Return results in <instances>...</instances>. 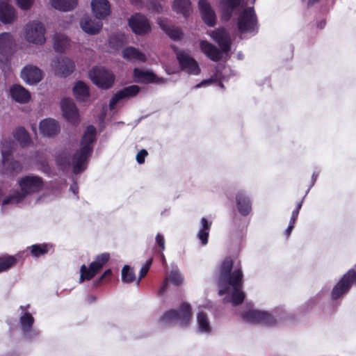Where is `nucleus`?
Segmentation results:
<instances>
[{"label":"nucleus","instance_id":"f257e3e1","mask_svg":"<svg viewBox=\"0 0 356 356\" xmlns=\"http://www.w3.org/2000/svg\"><path fill=\"white\" fill-rule=\"evenodd\" d=\"M234 260L230 257H226L221 263L218 276V284L220 287L219 295L227 293L232 288L231 300L232 305L238 306L243 302L245 295L241 290L243 274L241 268L232 270Z\"/></svg>","mask_w":356,"mask_h":356},{"label":"nucleus","instance_id":"f03ea898","mask_svg":"<svg viewBox=\"0 0 356 356\" xmlns=\"http://www.w3.org/2000/svg\"><path fill=\"white\" fill-rule=\"evenodd\" d=\"M96 135V128L93 125H88L81 137L80 149L72 156V170L75 175L81 173L86 168L87 160L92 152Z\"/></svg>","mask_w":356,"mask_h":356},{"label":"nucleus","instance_id":"7ed1b4c3","mask_svg":"<svg viewBox=\"0 0 356 356\" xmlns=\"http://www.w3.org/2000/svg\"><path fill=\"white\" fill-rule=\"evenodd\" d=\"M211 38L216 42L219 49L211 43L202 40L200 42V48L202 52L213 61H218L222 58V53H228L231 49V40L229 33L224 29H218L211 34Z\"/></svg>","mask_w":356,"mask_h":356},{"label":"nucleus","instance_id":"20e7f679","mask_svg":"<svg viewBox=\"0 0 356 356\" xmlns=\"http://www.w3.org/2000/svg\"><path fill=\"white\" fill-rule=\"evenodd\" d=\"M92 83L102 89H109L115 81V75L108 69L102 66H95L88 72Z\"/></svg>","mask_w":356,"mask_h":356},{"label":"nucleus","instance_id":"39448f33","mask_svg":"<svg viewBox=\"0 0 356 356\" xmlns=\"http://www.w3.org/2000/svg\"><path fill=\"white\" fill-rule=\"evenodd\" d=\"M110 259V254L108 252H104L97 255L94 261L90 263L89 267L83 264L80 268V282L92 279L109 261Z\"/></svg>","mask_w":356,"mask_h":356},{"label":"nucleus","instance_id":"423d86ee","mask_svg":"<svg viewBox=\"0 0 356 356\" xmlns=\"http://www.w3.org/2000/svg\"><path fill=\"white\" fill-rule=\"evenodd\" d=\"M238 29L241 33H256L258 31V22L254 8H245L238 15Z\"/></svg>","mask_w":356,"mask_h":356},{"label":"nucleus","instance_id":"0eeeda50","mask_svg":"<svg viewBox=\"0 0 356 356\" xmlns=\"http://www.w3.org/2000/svg\"><path fill=\"white\" fill-rule=\"evenodd\" d=\"M192 318L191 305L187 302H183L178 310L170 309L165 312L161 318L163 322H170L179 320L183 326H187Z\"/></svg>","mask_w":356,"mask_h":356},{"label":"nucleus","instance_id":"6e6552de","mask_svg":"<svg viewBox=\"0 0 356 356\" xmlns=\"http://www.w3.org/2000/svg\"><path fill=\"white\" fill-rule=\"evenodd\" d=\"M43 179L35 175H28L22 177L18 181L22 197L19 199L25 198L28 195L39 192L43 187Z\"/></svg>","mask_w":356,"mask_h":356},{"label":"nucleus","instance_id":"1a4fd4ad","mask_svg":"<svg viewBox=\"0 0 356 356\" xmlns=\"http://www.w3.org/2000/svg\"><path fill=\"white\" fill-rule=\"evenodd\" d=\"M356 284V268L350 269L332 289L331 296L332 300H337L346 293L352 286Z\"/></svg>","mask_w":356,"mask_h":356},{"label":"nucleus","instance_id":"9d476101","mask_svg":"<svg viewBox=\"0 0 356 356\" xmlns=\"http://www.w3.org/2000/svg\"><path fill=\"white\" fill-rule=\"evenodd\" d=\"M45 28L37 21L26 24L25 28V38L29 42L35 44H43L46 41Z\"/></svg>","mask_w":356,"mask_h":356},{"label":"nucleus","instance_id":"9b49d317","mask_svg":"<svg viewBox=\"0 0 356 356\" xmlns=\"http://www.w3.org/2000/svg\"><path fill=\"white\" fill-rule=\"evenodd\" d=\"M244 320L252 323H259L266 325H274L275 318L268 312L259 310H249L243 314Z\"/></svg>","mask_w":356,"mask_h":356},{"label":"nucleus","instance_id":"f8f14e48","mask_svg":"<svg viewBox=\"0 0 356 356\" xmlns=\"http://www.w3.org/2000/svg\"><path fill=\"white\" fill-rule=\"evenodd\" d=\"M51 65L55 74L60 77L69 76L75 68L74 61L67 57L56 58L52 60Z\"/></svg>","mask_w":356,"mask_h":356},{"label":"nucleus","instance_id":"ddd939ff","mask_svg":"<svg viewBox=\"0 0 356 356\" xmlns=\"http://www.w3.org/2000/svg\"><path fill=\"white\" fill-rule=\"evenodd\" d=\"M15 41L11 33L4 32L0 34V63L7 61L12 56Z\"/></svg>","mask_w":356,"mask_h":356},{"label":"nucleus","instance_id":"4468645a","mask_svg":"<svg viewBox=\"0 0 356 356\" xmlns=\"http://www.w3.org/2000/svg\"><path fill=\"white\" fill-rule=\"evenodd\" d=\"M129 25L138 35H144L151 31V26L147 17L139 13L133 15L129 19Z\"/></svg>","mask_w":356,"mask_h":356},{"label":"nucleus","instance_id":"2eb2a0df","mask_svg":"<svg viewBox=\"0 0 356 356\" xmlns=\"http://www.w3.org/2000/svg\"><path fill=\"white\" fill-rule=\"evenodd\" d=\"M60 107L63 117L70 123L78 124L79 123V114L74 102L70 98H64L60 102Z\"/></svg>","mask_w":356,"mask_h":356},{"label":"nucleus","instance_id":"dca6fc26","mask_svg":"<svg viewBox=\"0 0 356 356\" xmlns=\"http://www.w3.org/2000/svg\"><path fill=\"white\" fill-rule=\"evenodd\" d=\"M2 154V163L3 165V174H13L18 173L22 169V164L12 159L11 149H4L1 152Z\"/></svg>","mask_w":356,"mask_h":356},{"label":"nucleus","instance_id":"f3484780","mask_svg":"<svg viewBox=\"0 0 356 356\" xmlns=\"http://www.w3.org/2000/svg\"><path fill=\"white\" fill-rule=\"evenodd\" d=\"M177 58L181 69L187 73L197 74L200 72V68L197 63L188 54L184 51H180L177 53Z\"/></svg>","mask_w":356,"mask_h":356},{"label":"nucleus","instance_id":"a211bd4d","mask_svg":"<svg viewBox=\"0 0 356 356\" xmlns=\"http://www.w3.org/2000/svg\"><path fill=\"white\" fill-rule=\"evenodd\" d=\"M42 71L36 66L27 65L21 72L22 79L29 85L40 82L42 78Z\"/></svg>","mask_w":356,"mask_h":356},{"label":"nucleus","instance_id":"6ab92c4d","mask_svg":"<svg viewBox=\"0 0 356 356\" xmlns=\"http://www.w3.org/2000/svg\"><path fill=\"white\" fill-rule=\"evenodd\" d=\"M198 6L204 23L209 26H213L216 24V16L209 1L207 0H199Z\"/></svg>","mask_w":356,"mask_h":356},{"label":"nucleus","instance_id":"aec40b11","mask_svg":"<svg viewBox=\"0 0 356 356\" xmlns=\"http://www.w3.org/2000/svg\"><path fill=\"white\" fill-rule=\"evenodd\" d=\"M40 131L43 136L53 137L60 132L58 122L52 118H46L40 122Z\"/></svg>","mask_w":356,"mask_h":356},{"label":"nucleus","instance_id":"412c9836","mask_svg":"<svg viewBox=\"0 0 356 356\" xmlns=\"http://www.w3.org/2000/svg\"><path fill=\"white\" fill-rule=\"evenodd\" d=\"M91 6L97 19H104L110 14V4L108 0H92Z\"/></svg>","mask_w":356,"mask_h":356},{"label":"nucleus","instance_id":"4be33fe9","mask_svg":"<svg viewBox=\"0 0 356 356\" xmlns=\"http://www.w3.org/2000/svg\"><path fill=\"white\" fill-rule=\"evenodd\" d=\"M235 198L240 214L243 216H248L252 211V203L250 198L243 191L238 192Z\"/></svg>","mask_w":356,"mask_h":356},{"label":"nucleus","instance_id":"5701e85b","mask_svg":"<svg viewBox=\"0 0 356 356\" xmlns=\"http://www.w3.org/2000/svg\"><path fill=\"white\" fill-rule=\"evenodd\" d=\"M10 0H0V20L5 24L11 23L15 18V8L9 3Z\"/></svg>","mask_w":356,"mask_h":356},{"label":"nucleus","instance_id":"b1692460","mask_svg":"<svg viewBox=\"0 0 356 356\" xmlns=\"http://www.w3.org/2000/svg\"><path fill=\"white\" fill-rule=\"evenodd\" d=\"M80 26L83 31L88 34L95 35L99 33L102 27V23L85 17L81 19Z\"/></svg>","mask_w":356,"mask_h":356},{"label":"nucleus","instance_id":"393cba45","mask_svg":"<svg viewBox=\"0 0 356 356\" xmlns=\"http://www.w3.org/2000/svg\"><path fill=\"white\" fill-rule=\"evenodd\" d=\"M133 75L135 81L139 83H154L159 81L156 76L149 70L135 68Z\"/></svg>","mask_w":356,"mask_h":356},{"label":"nucleus","instance_id":"a878e982","mask_svg":"<svg viewBox=\"0 0 356 356\" xmlns=\"http://www.w3.org/2000/svg\"><path fill=\"white\" fill-rule=\"evenodd\" d=\"M53 40L54 49L56 52L64 53L70 46V40L63 33H56Z\"/></svg>","mask_w":356,"mask_h":356},{"label":"nucleus","instance_id":"bb28decb","mask_svg":"<svg viewBox=\"0 0 356 356\" xmlns=\"http://www.w3.org/2000/svg\"><path fill=\"white\" fill-rule=\"evenodd\" d=\"M122 56L124 58L131 62H145L146 60V56L143 52L133 47H128L125 48L122 51Z\"/></svg>","mask_w":356,"mask_h":356},{"label":"nucleus","instance_id":"cd10ccee","mask_svg":"<svg viewBox=\"0 0 356 356\" xmlns=\"http://www.w3.org/2000/svg\"><path fill=\"white\" fill-rule=\"evenodd\" d=\"M162 30L172 39H180L182 35L181 29L174 26H170L168 24L165 19H159L158 22Z\"/></svg>","mask_w":356,"mask_h":356},{"label":"nucleus","instance_id":"c85d7f7f","mask_svg":"<svg viewBox=\"0 0 356 356\" xmlns=\"http://www.w3.org/2000/svg\"><path fill=\"white\" fill-rule=\"evenodd\" d=\"M51 6L60 11H70L77 5L78 0H49Z\"/></svg>","mask_w":356,"mask_h":356},{"label":"nucleus","instance_id":"c756f323","mask_svg":"<svg viewBox=\"0 0 356 356\" xmlns=\"http://www.w3.org/2000/svg\"><path fill=\"white\" fill-rule=\"evenodd\" d=\"M173 10L177 13L182 14L187 17L191 13V6L190 0H175L172 5Z\"/></svg>","mask_w":356,"mask_h":356},{"label":"nucleus","instance_id":"7c9ffc66","mask_svg":"<svg viewBox=\"0 0 356 356\" xmlns=\"http://www.w3.org/2000/svg\"><path fill=\"white\" fill-rule=\"evenodd\" d=\"M140 90H119L111 99L109 108L111 110L115 108V106L120 100L125 98L134 97L136 96Z\"/></svg>","mask_w":356,"mask_h":356},{"label":"nucleus","instance_id":"2f4dec72","mask_svg":"<svg viewBox=\"0 0 356 356\" xmlns=\"http://www.w3.org/2000/svg\"><path fill=\"white\" fill-rule=\"evenodd\" d=\"M14 138L22 147H26L31 143L28 131L22 127L17 128L14 132Z\"/></svg>","mask_w":356,"mask_h":356},{"label":"nucleus","instance_id":"473e14b6","mask_svg":"<svg viewBox=\"0 0 356 356\" xmlns=\"http://www.w3.org/2000/svg\"><path fill=\"white\" fill-rule=\"evenodd\" d=\"M200 222L202 228L199 231L197 236L202 244L205 245L208 243L209 231L211 226V222H209L205 218H202Z\"/></svg>","mask_w":356,"mask_h":356},{"label":"nucleus","instance_id":"72a5a7b5","mask_svg":"<svg viewBox=\"0 0 356 356\" xmlns=\"http://www.w3.org/2000/svg\"><path fill=\"white\" fill-rule=\"evenodd\" d=\"M15 256L6 254L0 257V273L9 270L17 263Z\"/></svg>","mask_w":356,"mask_h":356},{"label":"nucleus","instance_id":"f704fd0d","mask_svg":"<svg viewBox=\"0 0 356 356\" xmlns=\"http://www.w3.org/2000/svg\"><path fill=\"white\" fill-rule=\"evenodd\" d=\"M10 97L17 102L25 104L31 99L29 90H9Z\"/></svg>","mask_w":356,"mask_h":356},{"label":"nucleus","instance_id":"c9c22d12","mask_svg":"<svg viewBox=\"0 0 356 356\" xmlns=\"http://www.w3.org/2000/svg\"><path fill=\"white\" fill-rule=\"evenodd\" d=\"M19 323L23 332L27 333L33 327L34 318L29 312H26L20 317Z\"/></svg>","mask_w":356,"mask_h":356},{"label":"nucleus","instance_id":"e433bc0d","mask_svg":"<svg viewBox=\"0 0 356 356\" xmlns=\"http://www.w3.org/2000/svg\"><path fill=\"white\" fill-rule=\"evenodd\" d=\"M136 280V275L133 268L128 265L124 266L122 269V281L124 283H131Z\"/></svg>","mask_w":356,"mask_h":356},{"label":"nucleus","instance_id":"4c0bfd02","mask_svg":"<svg viewBox=\"0 0 356 356\" xmlns=\"http://www.w3.org/2000/svg\"><path fill=\"white\" fill-rule=\"evenodd\" d=\"M197 323L201 332H210L211 327L206 313L200 312L197 314Z\"/></svg>","mask_w":356,"mask_h":356},{"label":"nucleus","instance_id":"58836bf2","mask_svg":"<svg viewBox=\"0 0 356 356\" xmlns=\"http://www.w3.org/2000/svg\"><path fill=\"white\" fill-rule=\"evenodd\" d=\"M29 249L31 250V253L33 257H39L49 251V248L47 244H35L30 247Z\"/></svg>","mask_w":356,"mask_h":356},{"label":"nucleus","instance_id":"ea45409f","mask_svg":"<svg viewBox=\"0 0 356 356\" xmlns=\"http://www.w3.org/2000/svg\"><path fill=\"white\" fill-rule=\"evenodd\" d=\"M57 165L61 168H66L70 165V157L66 153L58 154L56 158Z\"/></svg>","mask_w":356,"mask_h":356},{"label":"nucleus","instance_id":"a19ab883","mask_svg":"<svg viewBox=\"0 0 356 356\" xmlns=\"http://www.w3.org/2000/svg\"><path fill=\"white\" fill-rule=\"evenodd\" d=\"M113 273L111 269H107L104 273L94 282V286L97 287L103 283H108L111 281Z\"/></svg>","mask_w":356,"mask_h":356},{"label":"nucleus","instance_id":"79ce46f5","mask_svg":"<svg viewBox=\"0 0 356 356\" xmlns=\"http://www.w3.org/2000/svg\"><path fill=\"white\" fill-rule=\"evenodd\" d=\"M20 197H22L19 191H15L13 195L5 197L2 202V204L6 205L13 203H18L23 200L19 199Z\"/></svg>","mask_w":356,"mask_h":356},{"label":"nucleus","instance_id":"37998d69","mask_svg":"<svg viewBox=\"0 0 356 356\" xmlns=\"http://www.w3.org/2000/svg\"><path fill=\"white\" fill-rule=\"evenodd\" d=\"M170 281L176 286H179L183 283L184 279L182 275L176 270H172L169 275Z\"/></svg>","mask_w":356,"mask_h":356},{"label":"nucleus","instance_id":"c03bdc74","mask_svg":"<svg viewBox=\"0 0 356 356\" xmlns=\"http://www.w3.org/2000/svg\"><path fill=\"white\" fill-rule=\"evenodd\" d=\"M152 258L151 259H149L146 262L145 264L142 266L140 270V274H139V278L137 281V284L138 285L139 283H140V281L142 278L145 277L146 276V275L147 274L151 266H152Z\"/></svg>","mask_w":356,"mask_h":356},{"label":"nucleus","instance_id":"a18cd8bd","mask_svg":"<svg viewBox=\"0 0 356 356\" xmlns=\"http://www.w3.org/2000/svg\"><path fill=\"white\" fill-rule=\"evenodd\" d=\"M234 10H235V8L232 7V6L225 3L223 5L222 12V19L225 21L229 20Z\"/></svg>","mask_w":356,"mask_h":356},{"label":"nucleus","instance_id":"49530a36","mask_svg":"<svg viewBox=\"0 0 356 356\" xmlns=\"http://www.w3.org/2000/svg\"><path fill=\"white\" fill-rule=\"evenodd\" d=\"M208 86H213L214 87L223 88V85L220 81H218L217 79H212V78L202 81L200 83L197 85V87Z\"/></svg>","mask_w":356,"mask_h":356},{"label":"nucleus","instance_id":"de8ad7c7","mask_svg":"<svg viewBox=\"0 0 356 356\" xmlns=\"http://www.w3.org/2000/svg\"><path fill=\"white\" fill-rule=\"evenodd\" d=\"M17 6L22 10H29L34 3V0H16Z\"/></svg>","mask_w":356,"mask_h":356},{"label":"nucleus","instance_id":"09e8293b","mask_svg":"<svg viewBox=\"0 0 356 356\" xmlns=\"http://www.w3.org/2000/svg\"><path fill=\"white\" fill-rule=\"evenodd\" d=\"M74 96L77 99L85 100L90 97V90H73Z\"/></svg>","mask_w":356,"mask_h":356},{"label":"nucleus","instance_id":"8fccbe9b","mask_svg":"<svg viewBox=\"0 0 356 356\" xmlns=\"http://www.w3.org/2000/svg\"><path fill=\"white\" fill-rule=\"evenodd\" d=\"M148 152L147 150L143 149L140 150L136 155V161L139 164L145 162V157L147 156Z\"/></svg>","mask_w":356,"mask_h":356},{"label":"nucleus","instance_id":"3c124183","mask_svg":"<svg viewBox=\"0 0 356 356\" xmlns=\"http://www.w3.org/2000/svg\"><path fill=\"white\" fill-rule=\"evenodd\" d=\"M156 242L157 245L161 248V251H163L165 250V238L164 236L158 233L156 236Z\"/></svg>","mask_w":356,"mask_h":356},{"label":"nucleus","instance_id":"603ef678","mask_svg":"<svg viewBox=\"0 0 356 356\" xmlns=\"http://www.w3.org/2000/svg\"><path fill=\"white\" fill-rule=\"evenodd\" d=\"M72 89H88L87 85L82 81H78L74 86L72 88Z\"/></svg>","mask_w":356,"mask_h":356},{"label":"nucleus","instance_id":"864d4df0","mask_svg":"<svg viewBox=\"0 0 356 356\" xmlns=\"http://www.w3.org/2000/svg\"><path fill=\"white\" fill-rule=\"evenodd\" d=\"M168 278H166L163 281L161 288L159 290V295H162L163 293H164L165 292V291L168 289Z\"/></svg>","mask_w":356,"mask_h":356},{"label":"nucleus","instance_id":"5fc2aeb1","mask_svg":"<svg viewBox=\"0 0 356 356\" xmlns=\"http://www.w3.org/2000/svg\"><path fill=\"white\" fill-rule=\"evenodd\" d=\"M225 3L236 8L239 6L240 0H227Z\"/></svg>","mask_w":356,"mask_h":356},{"label":"nucleus","instance_id":"6e6d98bb","mask_svg":"<svg viewBox=\"0 0 356 356\" xmlns=\"http://www.w3.org/2000/svg\"><path fill=\"white\" fill-rule=\"evenodd\" d=\"M298 214H299V213L297 212V210H293L292 212V215H291L289 223L295 225L296 220L298 217Z\"/></svg>","mask_w":356,"mask_h":356},{"label":"nucleus","instance_id":"4d7b16f0","mask_svg":"<svg viewBox=\"0 0 356 356\" xmlns=\"http://www.w3.org/2000/svg\"><path fill=\"white\" fill-rule=\"evenodd\" d=\"M293 228H294V224L289 223L287 229L285 231V234L287 238L290 236Z\"/></svg>","mask_w":356,"mask_h":356},{"label":"nucleus","instance_id":"13d9d810","mask_svg":"<svg viewBox=\"0 0 356 356\" xmlns=\"http://www.w3.org/2000/svg\"><path fill=\"white\" fill-rule=\"evenodd\" d=\"M115 36H112V37H111V38H110V40H109V44H110V45H111V47H115V48H117L119 45H118V44H117V45L114 44V40H115Z\"/></svg>","mask_w":356,"mask_h":356},{"label":"nucleus","instance_id":"bf43d9fd","mask_svg":"<svg viewBox=\"0 0 356 356\" xmlns=\"http://www.w3.org/2000/svg\"><path fill=\"white\" fill-rule=\"evenodd\" d=\"M302 206V200L298 202L296 204V207L294 210H297V212H300V210L301 209Z\"/></svg>","mask_w":356,"mask_h":356},{"label":"nucleus","instance_id":"052dcab7","mask_svg":"<svg viewBox=\"0 0 356 356\" xmlns=\"http://www.w3.org/2000/svg\"><path fill=\"white\" fill-rule=\"evenodd\" d=\"M320 0H309L307 3V6L311 7L318 3Z\"/></svg>","mask_w":356,"mask_h":356},{"label":"nucleus","instance_id":"680f3d73","mask_svg":"<svg viewBox=\"0 0 356 356\" xmlns=\"http://www.w3.org/2000/svg\"><path fill=\"white\" fill-rule=\"evenodd\" d=\"M131 3L136 6H138L140 5L141 3V0H130Z\"/></svg>","mask_w":356,"mask_h":356},{"label":"nucleus","instance_id":"e2e57ef3","mask_svg":"<svg viewBox=\"0 0 356 356\" xmlns=\"http://www.w3.org/2000/svg\"><path fill=\"white\" fill-rule=\"evenodd\" d=\"M123 89H131V90H133V89H140V88L136 86V85H131V86H127V87H124Z\"/></svg>","mask_w":356,"mask_h":356},{"label":"nucleus","instance_id":"0e129e2a","mask_svg":"<svg viewBox=\"0 0 356 356\" xmlns=\"http://www.w3.org/2000/svg\"><path fill=\"white\" fill-rule=\"evenodd\" d=\"M10 89H20V90H22V89H25L24 87L19 86V85H13V86H11L10 88Z\"/></svg>","mask_w":356,"mask_h":356},{"label":"nucleus","instance_id":"69168bd1","mask_svg":"<svg viewBox=\"0 0 356 356\" xmlns=\"http://www.w3.org/2000/svg\"><path fill=\"white\" fill-rule=\"evenodd\" d=\"M90 298H91L92 300H95V299H96L95 297H94V296H91Z\"/></svg>","mask_w":356,"mask_h":356}]
</instances>
